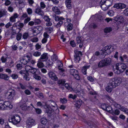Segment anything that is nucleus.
I'll return each mask as SVG.
<instances>
[{
	"mask_svg": "<svg viewBox=\"0 0 128 128\" xmlns=\"http://www.w3.org/2000/svg\"><path fill=\"white\" fill-rule=\"evenodd\" d=\"M126 66L125 64L120 63L114 65L113 67V70L116 74H119L122 72L126 69Z\"/></svg>",
	"mask_w": 128,
	"mask_h": 128,
	"instance_id": "obj_1",
	"label": "nucleus"
},
{
	"mask_svg": "<svg viewBox=\"0 0 128 128\" xmlns=\"http://www.w3.org/2000/svg\"><path fill=\"white\" fill-rule=\"evenodd\" d=\"M121 79L119 78H114L111 79L109 84V86H112L113 88H115L121 83Z\"/></svg>",
	"mask_w": 128,
	"mask_h": 128,
	"instance_id": "obj_2",
	"label": "nucleus"
},
{
	"mask_svg": "<svg viewBox=\"0 0 128 128\" xmlns=\"http://www.w3.org/2000/svg\"><path fill=\"white\" fill-rule=\"evenodd\" d=\"M8 120L9 122H12L14 125H16L20 122L21 118L19 116L15 115L10 116Z\"/></svg>",
	"mask_w": 128,
	"mask_h": 128,
	"instance_id": "obj_3",
	"label": "nucleus"
},
{
	"mask_svg": "<svg viewBox=\"0 0 128 128\" xmlns=\"http://www.w3.org/2000/svg\"><path fill=\"white\" fill-rule=\"evenodd\" d=\"M111 63V59L108 58L100 61L98 64V66L100 67L107 66L110 64Z\"/></svg>",
	"mask_w": 128,
	"mask_h": 128,
	"instance_id": "obj_4",
	"label": "nucleus"
},
{
	"mask_svg": "<svg viewBox=\"0 0 128 128\" xmlns=\"http://www.w3.org/2000/svg\"><path fill=\"white\" fill-rule=\"evenodd\" d=\"M113 50V47L110 46H106L101 50L103 53L105 55L110 54Z\"/></svg>",
	"mask_w": 128,
	"mask_h": 128,
	"instance_id": "obj_5",
	"label": "nucleus"
},
{
	"mask_svg": "<svg viewBox=\"0 0 128 128\" xmlns=\"http://www.w3.org/2000/svg\"><path fill=\"white\" fill-rule=\"evenodd\" d=\"M15 91L14 90L10 89L7 92V98L10 101H12L13 98L15 96Z\"/></svg>",
	"mask_w": 128,
	"mask_h": 128,
	"instance_id": "obj_6",
	"label": "nucleus"
},
{
	"mask_svg": "<svg viewBox=\"0 0 128 128\" xmlns=\"http://www.w3.org/2000/svg\"><path fill=\"white\" fill-rule=\"evenodd\" d=\"M56 21L58 22L57 23L56 26L57 28H59L62 24L63 22L62 20H64V18L62 17H60L58 16H56L54 18Z\"/></svg>",
	"mask_w": 128,
	"mask_h": 128,
	"instance_id": "obj_7",
	"label": "nucleus"
},
{
	"mask_svg": "<svg viewBox=\"0 0 128 128\" xmlns=\"http://www.w3.org/2000/svg\"><path fill=\"white\" fill-rule=\"evenodd\" d=\"M74 52V60L76 62H79L80 60V57L82 56V53L80 51H78L76 50Z\"/></svg>",
	"mask_w": 128,
	"mask_h": 128,
	"instance_id": "obj_8",
	"label": "nucleus"
},
{
	"mask_svg": "<svg viewBox=\"0 0 128 128\" xmlns=\"http://www.w3.org/2000/svg\"><path fill=\"white\" fill-rule=\"evenodd\" d=\"M70 72V74L72 75L75 78L78 80H80V78L79 75L78 74L77 70L74 69H71Z\"/></svg>",
	"mask_w": 128,
	"mask_h": 128,
	"instance_id": "obj_9",
	"label": "nucleus"
},
{
	"mask_svg": "<svg viewBox=\"0 0 128 128\" xmlns=\"http://www.w3.org/2000/svg\"><path fill=\"white\" fill-rule=\"evenodd\" d=\"M36 124L34 120L33 119L30 118L26 121V127L28 128H31L32 126Z\"/></svg>",
	"mask_w": 128,
	"mask_h": 128,
	"instance_id": "obj_10",
	"label": "nucleus"
},
{
	"mask_svg": "<svg viewBox=\"0 0 128 128\" xmlns=\"http://www.w3.org/2000/svg\"><path fill=\"white\" fill-rule=\"evenodd\" d=\"M77 44H80L79 47L80 48H81L82 47L84 40L83 38L78 36L76 37V38Z\"/></svg>",
	"mask_w": 128,
	"mask_h": 128,
	"instance_id": "obj_11",
	"label": "nucleus"
},
{
	"mask_svg": "<svg viewBox=\"0 0 128 128\" xmlns=\"http://www.w3.org/2000/svg\"><path fill=\"white\" fill-rule=\"evenodd\" d=\"M49 77L54 81L57 80L58 78L57 77L55 74L51 71H50L48 74Z\"/></svg>",
	"mask_w": 128,
	"mask_h": 128,
	"instance_id": "obj_12",
	"label": "nucleus"
},
{
	"mask_svg": "<svg viewBox=\"0 0 128 128\" xmlns=\"http://www.w3.org/2000/svg\"><path fill=\"white\" fill-rule=\"evenodd\" d=\"M4 110H9L11 109L13 107L12 105L11 104L10 102L8 101H6L4 102Z\"/></svg>",
	"mask_w": 128,
	"mask_h": 128,
	"instance_id": "obj_13",
	"label": "nucleus"
},
{
	"mask_svg": "<svg viewBox=\"0 0 128 128\" xmlns=\"http://www.w3.org/2000/svg\"><path fill=\"white\" fill-rule=\"evenodd\" d=\"M48 59V54L45 53L43 54L41 56L40 58L38 60L39 61L44 62L47 60Z\"/></svg>",
	"mask_w": 128,
	"mask_h": 128,
	"instance_id": "obj_14",
	"label": "nucleus"
},
{
	"mask_svg": "<svg viewBox=\"0 0 128 128\" xmlns=\"http://www.w3.org/2000/svg\"><path fill=\"white\" fill-rule=\"evenodd\" d=\"M113 7L118 9H122L126 8V5L124 4L120 3L114 4Z\"/></svg>",
	"mask_w": 128,
	"mask_h": 128,
	"instance_id": "obj_15",
	"label": "nucleus"
},
{
	"mask_svg": "<svg viewBox=\"0 0 128 128\" xmlns=\"http://www.w3.org/2000/svg\"><path fill=\"white\" fill-rule=\"evenodd\" d=\"M113 0H102L101 1V3H105L106 4V5L110 6L112 4Z\"/></svg>",
	"mask_w": 128,
	"mask_h": 128,
	"instance_id": "obj_16",
	"label": "nucleus"
},
{
	"mask_svg": "<svg viewBox=\"0 0 128 128\" xmlns=\"http://www.w3.org/2000/svg\"><path fill=\"white\" fill-rule=\"evenodd\" d=\"M113 105L116 108L119 109L121 111H122V109H123L124 108V107L120 105L119 104H118L115 102H113L112 103Z\"/></svg>",
	"mask_w": 128,
	"mask_h": 128,
	"instance_id": "obj_17",
	"label": "nucleus"
},
{
	"mask_svg": "<svg viewBox=\"0 0 128 128\" xmlns=\"http://www.w3.org/2000/svg\"><path fill=\"white\" fill-rule=\"evenodd\" d=\"M65 3L67 8L71 9L72 8V6L71 4V0H66Z\"/></svg>",
	"mask_w": 128,
	"mask_h": 128,
	"instance_id": "obj_18",
	"label": "nucleus"
},
{
	"mask_svg": "<svg viewBox=\"0 0 128 128\" xmlns=\"http://www.w3.org/2000/svg\"><path fill=\"white\" fill-rule=\"evenodd\" d=\"M35 12L36 13L42 16L44 15V13L41 10V8L40 7L37 8L35 10Z\"/></svg>",
	"mask_w": 128,
	"mask_h": 128,
	"instance_id": "obj_19",
	"label": "nucleus"
},
{
	"mask_svg": "<svg viewBox=\"0 0 128 128\" xmlns=\"http://www.w3.org/2000/svg\"><path fill=\"white\" fill-rule=\"evenodd\" d=\"M68 20H70L68 19L67 20V22H65L64 23V24L66 25V24H68L67 26V29L68 30L70 31L72 30V29L73 26L72 24L71 23H68V22H67L68 21Z\"/></svg>",
	"mask_w": 128,
	"mask_h": 128,
	"instance_id": "obj_20",
	"label": "nucleus"
},
{
	"mask_svg": "<svg viewBox=\"0 0 128 128\" xmlns=\"http://www.w3.org/2000/svg\"><path fill=\"white\" fill-rule=\"evenodd\" d=\"M100 5L102 8L104 10H107L110 7L109 6H108V5H106V4L105 3H101V1L100 2Z\"/></svg>",
	"mask_w": 128,
	"mask_h": 128,
	"instance_id": "obj_21",
	"label": "nucleus"
},
{
	"mask_svg": "<svg viewBox=\"0 0 128 128\" xmlns=\"http://www.w3.org/2000/svg\"><path fill=\"white\" fill-rule=\"evenodd\" d=\"M54 110L51 107H47L46 108V112L49 116H50V114L54 112Z\"/></svg>",
	"mask_w": 128,
	"mask_h": 128,
	"instance_id": "obj_22",
	"label": "nucleus"
},
{
	"mask_svg": "<svg viewBox=\"0 0 128 128\" xmlns=\"http://www.w3.org/2000/svg\"><path fill=\"white\" fill-rule=\"evenodd\" d=\"M114 20L116 21L120 22L121 23L122 22L124 19L122 16H118L114 18Z\"/></svg>",
	"mask_w": 128,
	"mask_h": 128,
	"instance_id": "obj_23",
	"label": "nucleus"
},
{
	"mask_svg": "<svg viewBox=\"0 0 128 128\" xmlns=\"http://www.w3.org/2000/svg\"><path fill=\"white\" fill-rule=\"evenodd\" d=\"M90 66H85L82 67V72L84 74H86L87 69Z\"/></svg>",
	"mask_w": 128,
	"mask_h": 128,
	"instance_id": "obj_24",
	"label": "nucleus"
},
{
	"mask_svg": "<svg viewBox=\"0 0 128 128\" xmlns=\"http://www.w3.org/2000/svg\"><path fill=\"white\" fill-rule=\"evenodd\" d=\"M0 78L8 80L9 79V77L6 74H0Z\"/></svg>",
	"mask_w": 128,
	"mask_h": 128,
	"instance_id": "obj_25",
	"label": "nucleus"
},
{
	"mask_svg": "<svg viewBox=\"0 0 128 128\" xmlns=\"http://www.w3.org/2000/svg\"><path fill=\"white\" fill-rule=\"evenodd\" d=\"M82 104V100H80L76 101L75 104V105L76 107L78 108H80Z\"/></svg>",
	"mask_w": 128,
	"mask_h": 128,
	"instance_id": "obj_26",
	"label": "nucleus"
},
{
	"mask_svg": "<svg viewBox=\"0 0 128 128\" xmlns=\"http://www.w3.org/2000/svg\"><path fill=\"white\" fill-rule=\"evenodd\" d=\"M53 11L56 14H60V12L58 7H54L52 8Z\"/></svg>",
	"mask_w": 128,
	"mask_h": 128,
	"instance_id": "obj_27",
	"label": "nucleus"
},
{
	"mask_svg": "<svg viewBox=\"0 0 128 128\" xmlns=\"http://www.w3.org/2000/svg\"><path fill=\"white\" fill-rule=\"evenodd\" d=\"M25 1L24 0H20L18 3L20 8H22L24 7L25 5Z\"/></svg>",
	"mask_w": 128,
	"mask_h": 128,
	"instance_id": "obj_28",
	"label": "nucleus"
},
{
	"mask_svg": "<svg viewBox=\"0 0 128 128\" xmlns=\"http://www.w3.org/2000/svg\"><path fill=\"white\" fill-rule=\"evenodd\" d=\"M41 124L45 125L47 122L48 120L45 117H44L41 119Z\"/></svg>",
	"mask_w": 128,
	"mask_h": 128,
	"instance_id": "obj_29",
	"label": "nucleus"
},
{
	"mask_svg": "<svg viewBox=\"0 0 128 128\" xmlns=\"http://www.w3.org/2000/svg\"><path fill=\"white\" fill-rule=\"evenodd\" d=\"M104 32L106 34L110 32L112 30V28L110 27H106L104 30Z\"/></svg>",
	"mask_w": 128,
	"mask_h": 128,
	"instance_id": "obj_30",
	"label": "nucleus"
},
{
	"mask_svg": "<svg viewBox=\"0 0 128 128\" xmlns=\"http://www.w3.org/2000/svg\"><path fill=\"white\" fill-rule=\"evenodd\" d=\"M6 11L5 10H0V17L1 18L6 14Z\"/></svg>",
	"mask_w": 128,
	"mask_h": 128,
	"instance_id": "obj_31",
	"label": "nucleus"
},
{
	"mask_svg": "<svg viewBox=\"0 0 128 128\" xmlns=\"http://www.w3.org/2000/svg\"><path fill=\"white\" fill-rule=\"evenodd\" d=\"M20 62L22 64H26L28 62V60L27 59L22 58L20 60Z\"/></svg>",
	"mask_w": 128,
	"mask_h": 128,
	"instance_id": "obj_32",
	"label": "nucleus"
},
{
	"mask_svg": "<svg viewBox=\"0 0 128 128\" xmlns=\"http://www.w3.org/2000/svg\"><path fill=\"white\" fill-rule=\"evenodd\" d=\"M42 62L39 61V60H38L37 65L38 68H41L44 67V64Z\"/></svg>",
	"mask_w": 128,
	"mask_h": 128,
	"instance_id": "obj_33",
	"label": "nucleus"
},
{
	"mask_svg": "<svg viewBox=\"0 0 128 128\" xmlns=\"http://www.w3.org/2000/svg\"><path fill=\"white\" fill-rule=\"evenodd\" d=\"M66 81L64 79H61L59 80L58 81V83L59 84L64 85Z\"/></svg>",
	"mask_w": 128,
	"mask_h": 128,
	"instance_id": "obj_34",
	"label": "nucleus"
},
{
	"mask_svg": "<svg viewBox=\"0 0 128 128\" xmlns=\"http://www.w3.org/2000/svg\"><path fill=\"white\" fill-rule=\"evenodd\" d=\"M26 57L27 58H28V62H30L32 64H34L36 62L35 61V60H31V58L28 56L27 55L26 56Z\"/></svg>",
	"mask_w": 128,
	"mask_h": 128,
	"instance_id": "obj_35",
	"label": "nucleus"
},
{
	"mask_svg": "<svg viewBox=\"0 0 128 128\" xmlns=\"http://www.w3.org/2000/svg\"><path fill=\"white\" fill-rule=\"evenodd\" d=\"M22 110L25 111L28 110V109L30 108V107L29 106H20Z\"/></svg>",
	"mask_w": 128,
	"mask_h": 128,
	"instance_id": "obj_36",
	"label": "nucleus"
},
{
	"mask_svg": "<svg viewBox=\"0 0 128 128\" xmlns=\"http://www.w3.org/2000/svg\"><path fill=\"white\" fill-rule=\"evenodd\" d=\"M38 70L32 67V69H30V71H29V72L34 75L36 74V72Z\"/></svg>",
	"mask_w": 128,
	"mask_h": 128,
	"instance_id": "obj_37",
	"label": "nucleus"
},
{
	"mask_svg": "<svg viewBox=\"0 0 128 128\" xmlns=\"http://www.w3.org/2000/svg\"><path fill=\"white\" fill-rule=\"evenodd\" d=\"M19 73L22 75H28V72L26 70H21L19 72Z\"/></svg>",
	"mask_w": 128,
	"mask_h": 128,
	"instance_id": "obj_38",
	"label": "nucleus"
},
{
	"mask_svg": "<svg viewBox=\"0 0 128 128\" xmlns=\"http://www.w3.org/2000/svg\"><path fill=\"white\" fill-rule=\"evenodd\" d=\"M90 100L93 102H96L98 100V99L96 98V96H92L90 97Z\"/></svg>",
	"mask_w": 128,
	"mask_h": 128,
	"instance_id": "obj_39",
	"label": "nucleus"
},
{
	"mask_svg": "<svg viewBox=\"0 0 128 128\" xmlns=\"http://www.w3.org/2000/svg\"><path fill=\"white\" fill-rule=\"evenodd\" d=\"M41 55V53L40 52L36 51L34 52L33 54V55L36 57H38L40 56Z\"/></svg>",
	"mask_w": 128,
	"mask_h": 128,
	"instance_id": "obj_40",
	"label": "nucleus"
},
{
	"mask_svg": "<svg viewBox=\"0 0 128 128\" xmlns=\"http://www.w3.org/2000/svg\"><path fill=\"white\" fill-rule=\"evenodd\" d=\"M4 102L3 101L0 100V109L2 110H4Z\"/></svg>",
	"mask_w": 128,
	"mask_h": 128,
	"instance_id": "obj_41",
	"label": "nucleus"
},
{
	"mask_svg": "<svg viewBox=\"0 0 128 128\" xmlns=\"http://www.w3.org/2000/svg\"><path fill=\"white\" fill-rule=\"evenodd\" d=\"M7 60H8V62H10V66L11 64V66H10L11 67H12L13 66V65L12 64H13L14 62V61L12 60V59L9 57L7 58Z\"/></svg>",
	"mask_w": 128,
	"mask_h": 128,
	"instance_id": "obj_42",
	"label": "nucleus"
},
{
	"mask_svg": "<svg viewBox=\"0 0 128 128\" xmlns=\"http://www.w3.org/2000/svg\"><path fill=\"white\" fill-rule=\"evenodd\" d=\"M33 76L34 78L38 80H39L41 79V77L40 76L36 74H34Z\"/></svg>",
	"mask_w": 128,
	"mask_h": 128,
	"instance_id": "obj_43",
	"label": "nucleus"
},
{
	"mask_svg": "<svg viewBox=\"0 0 128 128\" xmlns=\"http://www.w3.org/2000/svg\"><path fill=\"white\" fill-rule=\"evenodd\" d=\"M46 29L47 32L49 33H51L53 31V28L52 27H47Z\"/></svg>",
	"mask_w": 128,
	"mask_h": 128,
	"instance_id": "obj_44",
	"label": "nucleus"
},
{
	"mask_svg": "<svg viewBox=\"0 0 128 128\" xmlns=\"http://www.w3.org/2000/svg\"><path fill=\"white\" fill-rule=\"evenodd\" d=\"M60 102L63 104H66L67 102V99L65 98H60Z\"/></svg>",
	"mask_w": 128,
	"mask_h": 128,
	"instance_id": "obj_45",
	"label": "nucleus"
},
{
	"mask_svg": "<svg viewBox=\"0 0 128 128\" xmlns=\"http://www.w3.org/2000/svg\"><path fill=\"white\" fill-rule=\"evenodd\" d=\"M22 34L21 33H19L16 35V39L18 40H20L22 37Z\"/></svg>",
	"mask_w": 128,
	"mask_h": 128,
	"instance_id": "obj_46",
	"label": "nucleus"
},
{
	"mask_svg": "<svg viewBox=\"0 0 128 128\" xmlns=\"http://www.w3.org/2000/svg\"><path fill=\"white\" fill-rule=\"evenodd\" d=\"M32 67L30 66H25V69L26 71H27L28 72H29L30 69H32Z\"/></svg>",
	"mask_w": 128,
	"mask_h": 128,
	"instance_id": "obj_47",
	"label": "nucleus"
},
{
	"mask_svg": "<svg viewBox=\"0 0 128 128\" xmlns=\"http://www.w3.org/2000/svg\"><path fill=\"white\" fill-rule=\"evenodd\" d=\"M53 62H50V60H48L46 63V65L49 67L50 66H52V65Z\"/></svg>",
	"mask_w": 128,
	"mask_h": 128,
	"instance_id": "obj_48",
	"label": "nucleus"
},
{
	"mask_svg": "<svg viewBox=\"0 0 128 128\" xmlns=\"http://www.w3.org/2000/svg\"><path fill=\"white\" fill-rule=\"evenodd\" d=\"M114 11L112 10H109L108 12V14L110 16H112L114 15Z\"/></svg>",
	"mask_w": 128,
	"mask_h": 128,
	"instance_id": "obj_49",
	"label": "nucleus"
},
{
	"mask_svg": "<svg viewBox=\"0 0 128 128\" xmlns=\"http://www.w3.org/2000/svg\"><path fill=\"white\" fill-rule=\"evenodd\" d=\"M72 89V90L76 94L78 93L79 94L80 90H78L77 88H71Z\"/></svg>",
	"mask_w": 128,
	"mask_h": 128,
	"instance_id": "obj_50",
	"label": "nucleus"
},
{
	"mask_svg": "<svg viewBox=\"0 0 128 128\" xmlns=\"http://www.w3.org/2000/svg\"><path fill=\"white\" fill-rule=\"evenodd\" d=\"M107 106L106 104H102L101 106L102 108L104 110H106Z\"/></svg>",
	"mask_w": 128,
	"mask_h": 128,
	"instance_id": "obj_51",
	"label": "nucleus"
},
{
	"mask_svg": "<svg viewBox=\"0 0 128 128\" xmlns=\"http://www.w3.org/2000/svg\"><path fill=\"white\" fill-rule=\"evenodd\" d=\"M38 39L37 37H34L31 39L30 41L33 42H36L38 41Z\"/></svg>",
	"mask_w": 128,
	"mask_h": 128,
	"instance_id": "obj_52",
	"label": "nucleus"
},
{
	"mask_svg": "<svg viewBox=\"0 0 128 128\" xmlns=\"http://www.w3.org/2000/svg\"><path fill=\"white\" fill-rule=\"evenodd\" d=\"M77 96L76 95L73 96L72 94H70L69 95V98H72L73 99H75L76 98Z\"/></svg>",
	"mask_w": 128,
	"mask_h": 128,
	"instance_id": "obj_53",
	"label": "nucleus"
},
{
	"mask_svg": "<svg viewBox=\"0 0 128 128\" xmlns=\"http://www.w3.org/2000/svg\"><path fill=\"white\" fill-rule=\"evenodd\" d=\"M16 67L17 69L20 70L22 68V65L20 64H18L16 65Z\"/></svg>",
	"mask_w": 128,
	"mask_h": 128,
	"instance_id": "obj_54",
	"label": "nucleus"
},
{
	"mask_svg": "<svg viewBox=\"0 0 128 128\" xmlns=\"http://www.w3.org/2000/svg\"><path fill=\"white\" fill-rule=\"evenodd\" d=\"M44 20L46 22L49 21V20H50V18H49V16H44Z\"/></svg>",
	"mask_w": 128,
	"mask_h": 128,
	"instance_id": "obj_55",
	"label": "nucleus"
},
{
	"mask_svg": "<svg viewBox=\"0 0 128 128\" xmlns=\"http://www.w3.org/2000/svg\"><path fill=\"white\" fill-rule=\"evenodd\" d=\"M50 104L53 107H57V105L56 102L54 101H51Z\"/></svg>",
	"mask_w": 128,
	"mask_h": 128,
	"instance_id": "obj_56",
	"label": "nucleus"
},
{
	"mask_svg": "<svg viewBox=\"0 0 128 128\" xmlns=\"http://www.w3.org/2000/svg\"><path fill=\"white\" fill-rule=\"evenodd\" d=\"M122 111L124 112V113L128 115V109L124 107L122 110Z\"/></svg>",
	"mask_w": 128,
	"mask_h": 128,
	"instance_id": "obj_57",
	"label": "nucleus"
},
{
	"mask_svg": "<svg viewBox=\"0 0 128 128\" xmlns=\"http://www.w3.org/2000/svg\"><path fill=\"white\" fill-rule=\"evenodd\" d=\"M12 26V24L11 22H10L6 24L5 25V27L6 28H8Z\"/></svg>",
	"mask_w": 128,
	"mask_h": 128,
	"instance_id": "obj_58",
	"label": "nucleus"
},
{
	"mask_svg": "<svg viewBox=\"0 0 128 128\" xmlns=\"http://www.w3.org/2000/svg\"><path fill=\"white\" fill-rule=\"evenodd\" d=\"M87 78L88 80L91 82H93L94 80V79L93 77L90 76H88Z\"/></svg>",
	"mask_w": 128,
	"mask_h": 128,
	"instance_id": "obj_59",
	"label": "nucleus"
},
{
	"mask_svg": "<svg viewBox=\"0 0 128 128\" xmlns=\"http://www.w3.org/2000/svg\"><path fill=\"white\" fill-rule=\"evenodd\" d=\"M11 76L12 78L14 79H17L18 77V76L17 74H14L12 75Z\"/></svg>",
	"mask_w": 128,
	"mask_h": 128,
	"instance_id": "obj_60",
	"label": "nucleus"
},
{
	"mask_svg": "<svg viewBox=\"0 0 128 128\" xmlns=\"http://www.w3.org/2000/svg\"><path fill=\"white\" fill-rule=\"evenodd\" d=\"M70 45L72 47H74L76 46V44L74 40L71 41L70 42Z\"/></svg>",
	"mask_w": 128,
	"mask_h": 128,
	"instance_id": "obj_61",
	"label": "nucleus"
},
{
	"mask_svg": "<svg viewBox=\"0 0 128 128\" xmlns=\"http://www.w3.org/2000/svg\"><path fill=\"white\" fill-rule=\"evenodd\" d=\"M124 13L125 16H128V8H126L124 10Z\"/></svg>",
	"mask_w": 128,
	"mask_h": 128,
	"instance_id": "obj_62",
	"label": "nucleus"
},
{
	"mask_svg": "<svg viewBox=\"0 0 128 128\" xmlns=\"http://www.w3.org/2000/svg\"><path fill=\"white\" fill-rule=\"evenodd\" d=\"M50 20H49V21L46 22H47L46 23V26H50L52 25V23L50 21Z\"/></svg>",
	"mask_w": 128,
	"mask_h": 128,
	"instance_id": "obj_63",
	"label": "nucleus"
},
{
	"mask_svg": "<svg viewBox=\"0 0 128 128\" xmlns=\"http://www.w3.org/2000/svg\"><path fill=\"white\" fill-rule=\"evenodd\" d=\"M52 59L54 61L56 60L57 59V56L56 55H53L52 56Z\"/></svg>",
	"mask_w": 128,
	"mask_h": 128,
	"instance_id": "obj_64",
	"label": "nucleus"
}]
</instances>
